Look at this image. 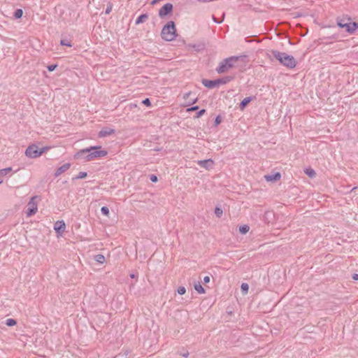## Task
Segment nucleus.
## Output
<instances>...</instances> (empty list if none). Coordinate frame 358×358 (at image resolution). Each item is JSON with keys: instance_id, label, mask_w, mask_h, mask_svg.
Returning <instances> with one entry per match:
<instances>
[{"instance_id": "obj_1", "label": "nucleus", "mask_w": 358, "mask_h": 358, "mask_svg": "<svg viewBox=\"0 0 358 358\" xmlns=\"http://www.w3.org/2000/svg\"><path fill=\"white\" fill-rule=\"evenodd\" d=\"M100 146H91L79 150L75 155L77 159H85L89 162L107 155L106 150H98Z\"/></svg>"}, {"instance_id": "obj_2", "label": "nucleus", "mask_w": 358, "mask_h": 358, "mask_svg": "<svg viewBox=\"0 0 358 358\" xmlns=\"http://www.w3.org/2000/svg\"><path fill=\"white\" fill-rule=\"evenodd\" d=\"M272 54L274 58L284 66L290 69L296 67L297 62L293 56L278 50L272 51Z\"/></svg>"}, {"instance_id": "obj_3", "label": "nucleus", "mask_w": 358, "mask_h": 358, "mask_svg": "<svg viewBox=\"0 0 358 358\" xmlns=\"http://www.w3.org/2000/svg\"><path fill=\"white\" fill-rule=\"evenodd\" d=\"M245 58V56L238 57V56H232L228 58L223 59L219 64V66L216 68V71L218 73H224L227 72L229 69L235 67L236 64L240 59H243Z\"/></svg>"}, {"instance_id": "obj_4", "label": "nucleus", "mask_w": 358, "mask_h": 358, "mask_svg": "<svg viewBox=\"0 0 358 358\" xmlns=\"http://www.w3.org/2000/svg\"><path fill=\"white\" fill-rule=\"evenodd\" d=\"M337 24L341 28H345L346 31L352 34L358 29L357 22H351V18L346 16L337 18Z\"/></svg>"}, {"instance_id": "obj_5", "label": "nucleus", "mask_w": 358, "mask_h": 358, "mask_svg": "<svg viewBox=\"0 0 358 358\" xmlns=\"http://www.w3.org/2000/svg\"><path fill=\"white\" fill-rule=\"evenodd\" d=\"M162 38L166 41H172L176 37V29L173 21H169L162 28L161 32Z\"/></svg>"}, {"instance_id": "obj_6", "label": "nucleus", "mask_w": 358, "mask_h": 358, "mask_svg": "<svg viewBox=\"0 0 358 358\" xmlns=\"http://www.w3.org/2000/svg\"><path fill=\"white\" fill-rule=\"evenodd\" d=\"M234 79L232 76H225L221 78H218L214 80L203 79L201 83L206 87L213 89L214 87H218L220 85H224Z\"/></svg>"}, {"instance_id": "obj_7", "label": "nucleus", "mask_w": 358, "mask_h": 358, "mask_svg": "<svg viewBox=\"0 0 358 358\" xmlns=\"http://www.w3.org/2000/svg\"><path fill=\"white\" fill-rule=\"evenodd\" d=\"M44 152L45 146L38 147L36 144H32L27 148L25 155L30 158H36L41 156Z\"/></svg>"}, {"instance_id": "obj_8", "label": "nucleus", "mask_w": 358, "mask_h": 358, "mask_svg": "<svg viewBox=\"0 0 358 358\" xmlns=\"http://www.w3.org/2000/svg\"><path fill=\"white\" fill-rule=\"evenodd\" d=\"M40 198L37 196H33L27 205L25 214L27 217H31L35 215L38 211V203L40 201Z\"/></svg>"}, {"instance_id": "obj_9", "label": "nucleus", "mask_w": 358, "mask_h": 358, "mask_svg": "<svg viewBox=\"0 0 358 358\" xmlns=\"http://www.w3.org/2000/svg\"><path fill=\"white\" fill-rule=\"evenodd\" d=\"M66 229V224L63 220H58L54 224V229L58 234V235H62Z\"/></svg>"}, {"instance_id": "obj_10", "label": "nucleus", "mask_w": 358, "mask_h": 358, "mask_svg": "<svg viewBox=\"0 0 358 358\" xmlns=\"http://www.w3.org/2000/svg\"><path fill=\"white\" fill-rule=\"evenodd\" d=\"M173 9V5L170 3H167L164 5L159 11V15L160 17H164L167 15Z\"/></svg>"}, {"instance_id": "obj_11", "label": "nucleus", "mask_w": 358, "mask_h": 358, "mask_svg": "<svg viewBox=\"0 0 358 358\" xmlns=\"http://www.w3.org/2000/svg\"><path fill=\"white\" fill-rule=\"evenodd\" d=\"M197 164L206 169H210L213 168L214 162L212 159H205V160H199L197 162Z\"/></svg>"}, {"instance_id": "obj_12", "label": "nucleus", "mask_w": 358, "mask_h": 358, "mask_svg": "<svg viewBox=\"0 0 358 358\" xmlns=\"http://www.w3.org/2000/svg\"><path fill=\"white\" fill-rule=\"evenodd\" d=\"M115 133V130L113 129L105 127L103 128L99 132V137L103 138L108 136H110L111 134H113Z\"/></svg>"}, {"instance_id": "obj_13", "label": "nucleus", "mask_w": 358, "mask_h": 358, "mask_svg": "<svg viewBox=\"0 0 358 358\" xmlns=\"http://www.w3.org/2000/svg\"><path fill=\"white\" fill-rule=\"evenodd\" d=\"M70 166H71L70 163H66V164H63L62 166H61L60 167H59L55 173V177H57L59 175H61L62 173H63L64 172L66 171L70 168Z\"/></svg>"}, {"instance_id": "obj_14", "label": "nucleus", "mask_w": 358, "mask_h": 358, "mask_svg": "<svg viewBox=\"0 0 358 358\" xmlns=\"http://www.w3.org/2000/svg\"><path fill=\"white\" fill-rule=\"evenodd\" d=\"M281 178V175L280 173H275L272 175L265 176V179L266 181H277L279 180Z\"/></svg>"}, {"instance_id": "obj_15", "label": "nucleus", "mask_w": 358, "mask_h": 358, "mask_svg": "<svg viewBox=\"0 0 358 358\" xmlns=\"http://www.w3.org/2000/svg\"><path fill=\"white\" fill-rule=\"evenodd\" d=\"M12 171L10 167H8L6 169H0V184H1L3 181V177Z\"/></svg>"}, {"instance_id": "obj_16", "label": "nucleus", "mask_w": 358, "mask_h": 358, "mask_svg": "<svg viewBox=\"0 0 358 358\" xmlns=\"http://www.w3.org/2000/svg\"><path fill=\"white\" fill-rule=\"evenodd\" d=\"M252 97L248 96L243 99L239 104L240 109L243 110L246 107V106L252 100Z\"/></svg>"}, {"instance_id": "obj_17", "label": "nucleus", "mask_w": 358, "mask_h": 358, "mask_svg": "<svg viewBox=\"0 0 358 358\" xmlns=\"http://www.w3.org/2000/svg\"><path fill=\"white\" fill-rule=\"evenodd\" d=\"M148 19V14H142L136 20V24H138L140 23H143L145 22Z\"/></svg>"}, {"instance_id": "obj_18", "label": "nucleus", "mask_w": 358, "mask_h": 358, "mask_svg": "<svg viewBox=\"0 0 358 358\" xmlns=\"http://www.w3.org/2000/svg\"><path fill=\"white\" fill-rule=\"evenodd\" d=\"M194 289L199 294H204L206 292L205 289L200 282H197L194 285Z\"/></svg>"}, {"instance_id": "obj_19", "label": "nucleus", "mask_w": 358, "mask_h": 358, "mask_svg": "<svg viewBox=\"0 0 358 358\" xmlns=\"http://www.w3.org/2000/svg\"><path fill=\"white\" fill-rule=\"evenodd\" d=\"M304 172L306 175H308L311 178H315L316 176L315 171L311 168L306 169Z\"/></svg>"}, {"instance_id": "obj_20", "label": "nucleus", "mask_w": 358, "mask_h": 358, "mask_svg": "<svg viewBox=\"0 0 358 358\" xmlns=\"http://www.w3.org/2000/svg\"><path fill=\"white\" fill-rule=\"evenodd\" d=\"M250 230V227L248 225L244 224L243 226H241L239 227V231L242 234H245L247 232H248Z\"/></svg>"}, {"instance_id": "obj_21", "label": "nucleus", "mask_w": 358, "mask_h": 358, "mask_svg": "<svg viewBox=\"0 0 358 358\" xmlns=\"http://www.w3.org/2000/svg\"><path fill=\"white\" fill-rule=\"evenodd\" d=\"M22 14H23V11L22 9L19 8V9H17L15 12H14V14H13V16L15 19H20L22 16Z\"/></svg>"}, {"instance_id": "obj_22", "label": "nucleus", "mask_w": 358, "mask_h": 358, "mask_svg": "<svg viewBox=\"0 0 358 358\" xmlns=\"http://www.w3.org/2000/svg\"><path fill=\"white\" fill-rule=\"evenodd\" d=\"M87 176V172H80L76 176L73 178V180L83 179L86 178Z\"/></svg>"}, {"instance_id": "obj_23", "label": "nucleus", "mask_w": 358, "mask_h": 358, "mask_svg": "<svg viewBox=\"0 0 358 358\" xmlns=\"http://www.w3.org/2000/svg\"><path fill=\"white\" fill-rule=\"evenodd\" d=\"M60 44L62 45L67 46V47H71L72 46L71 42L69 40H68V39H62L60 41Z\"/></svg>"}, {"instance_id": "obj_24", "label": "nucleus", "mask_w": 358, "mask_h": 358, "mask_svg": "<svg viewBox=\"0 0 358 358\" xmlns=\"http://www.w3.org/2000/svg\"><path fill=\"white\" fill-rule=\"evenodd\" d=\"M95 259L99 263H103L105 262V257L102 255H97L95 256Z\"/></svg>"}, {"instance_id": "obj_25", "label": "nucleus", "mask_w": 358, "mask_h": 358, "mask_svg": "<svg viewBox=\"0 0 358 358\" xmlns=\"http://www.w3.org/2000/svg\"><path fill=\"white\" fill-rule=\"evenodd\" d=\"M223 213V210L220 207H216L215 209V214L216 215V216H217L218 217H221Z\"/></svg>"}, {"instance_id": "obj_26", "label": "nucleus", "mask_w": 358, "mask_h": 358, "mask_svg": "<svg viewBox=\"0 0 358 358\" xmlns=\"http://www.w3.org/2000/svg\"><path fill=\"white\" fill-rule=\"evenodd\" d=\"M101 212L103 215H106V216H108L109 215V209L108 207L106 206H103L101 208Z\"/></svg>"}, {"instance_id": "obj_27", "label": "nucleus", "mask_w": 358, "mask_h": 358, "mask_svg": "<svg viewBox=\"0 0 358 358\" xmlns=\"http://www.w3.org/2000/svg\"><path fill=\"white\" fill-rule=\"evenodd\" d=\"M6 324L8 327L14 326L16 324V321L13 319H8L6 320Z\"/></svg>"}, {"instance_id": "obj_28", "label": "nucleus", "mask_w": 358, "mask_h": 358, "mask_svg": "<svg viewBox=\"0 0 358 358\" xmlns=\"http://www.w3.org/2000/svg\"><path fill=\"white\" fill-rule=\"evenodd\" d=\"M241 288L243 292L247 293L249 289V286L247 283H242Z\"/></svg>"}, {"instance_id": "obj_29", "label": "nucleus", "mask_w": 358, "mask_h": 358, "mask_svg": "<svg viewBox=\"0 0 358 358\" xmlns=\"http://www.w3.org/2000/svg\"><path fill=\"white\" fill-rule=\"evenodd\" d=\"M186 292V289L185 287L180 286L178 288V293L180 295L184 294Z\"/></svg>"}, {"instance_id": "obj_30", "label": "nucleus", "mask_w": 358, "mask_h": 358, "mask_svg": "<svg viewBox=\"0 0 358 358\" xmlns=\"http://www.w3.org/2000/svg\"><path fill=\"white\" fill-rule=\"evenodd\" d=\"M112 8H113L112 4L109 3L108 4V6H107V8H106V9L105 13H106V15L109 14V13L111 12V10H112Z\"/></svg>"}, {"instance_id": "obj_31", "label": "nucleus", "mask_w": 358, "mask_h": 358, "mask_svg": "<svg viewBox=\"0 0 358 358\" xmlns=\"http://www.w3.org/2000/svg\"><path fill=\"white\" fill-rule=\"evenodd\" d=\"M142 103L144 104L146 106H151V102H150V99L148 98H146L144 100H143L142 101Z\"/></svg>"}, {"instance_id": "obj_32", "label": "nucleus", "mask_w": 358, "mask_h": 358, "mask_svg": "<svg viewBox=\"0 0 358 358\" xmlns=\"http://www.w3.org/2000/svg\"><path fill=\"white\" fill-rule=\"evenodd\" d=\"M57 66V64H52V65L47 66L46 68L48 69V71H52L56 69Z\"/></svg>"}, {"instance_id": "obj_33", "label": "nucleus", "mask_w": 358, "mask_h": 358, "mask_svg": "<svg viewBox=\"0 0 358 358\" xmlns=\"http://www.w3.org/2000/svg\"><path fill=\"white\" fill-rule=\"evenodd\" d=\"M180 355L183 357L187 358L189 356V352H188V351L181 352H180Z\"/></svg>"}, {"instance_id": "obj_34", "label": "nucleus", "mask_w": 358, "mask_h": 358, "mask_svg": "<svg viewBox=\"0 0 358 358\" xmlns=\"http://www.w3.org/2000/svg\"><path fill=\"white\" fill-rule=\"evenodd\" d=\"M224 13H223V15H222V18H224ZM213 19L214 22L217 24L221 23L223 20V19H222L221 20H218L215 16H213Z\"/></svg>"}, {"instance_id": "obj_35", "label": "nucleus", "mask_w": 358, "mask_h": 358, "mask_svg": "<svg viewBox=\"0 0 358 358\" xmlns=\"http://www.w3.org/2000/svg\"><path fill=\"white\" fill-rule=\"evenodd\" d=\"M150 178L153 182H156L157 181V177L155 175H151Z\"/></svg>"}, {"instance_id": "obj_36", "label": "nucleus", "mask_w": 358, "mask_h": 358, "mask_svg": "<svg viewBox=\"0 0 358 358\" xmlns=\"http://www.w3.org/2000/svg\"><path fill=\"white\" fill-rule=\"evenodd\" d=\"M206 113V110L205 109H201L200 110L198 113H197V117H201V115H203L204 113Z\"/></svg>"}, {"instance_id": "obj_37", "label": "nucleus", "mask_w": 358, "mask_h": 358, "mask_svg": "<svg viewBox=\"0 0 358 358\" xmlns=\"http://www.w3.org/2000/svg\"><path fill=\"white\" fill-rule=\"evenodd\" d=\"M221 122V117L220 116L216 117L215 120V125L219 124Z\"/></svg>"}, {"instance_id": "obj_38", "label": "nucleus", "mask_w": 358, "mask_h": 358, "mask_svg": "<svg viewBox=\"0 0 358 358\" xmlns=\"http://www.w3.org/2000/svg\"><path fill=\"white\" fill-rule=\"evenodd\" d=\"M210 282V277L209 276H205L203 278V282L204 283H208Z\"/></svg>"}, {"instance_id": "obj_39", "label": "nucleus", "mask_w": 358, "mask_h": 358, "mask_svg": "<svg viewBox=\"0 0 358 358\" xmlns=\"http://www.w3.org/2000/svg\"><path fill=\"white\" fill-rule=\"evenodd\" d=\"M352 279H353L354 280H358V274H357V273H354V274L352 275Z\"/></svg>"}, {"instance_id": "obj_40", "label": "nucleus", "mask_w": 358, "mask_h": 358, "mask_svg": "<svg viewBox=\"0 0 358 358\" xmlns=\"http://www.w3.org/2000/svg\"><path fill=\"white\" fill-rule=\"evenodd\" d=\"M198 108H199V107H198V106H193V107H192V108H189V109H188V110H189V111L196 110H197Z\"/></svg>"}, {"instance_id": "obj_41", "label": "nucleus", "mask_w": 358, "mask_h": 358, "mask_svg": "<svg viewBox=\"0 0 358 358\" xmlns=\"http://www.w3.org/2000/svg\"><path fill=\"white\" fill-rule=\"evenodd\" d=\"M248 6H249L248 4H246L243 9L246 10V9H248Z\"/></svg>"}, {"instance_id": "obj_42", "label": "nucleus", "mask_w": 358, "mask_h": 358, "mask_svg": "<svg viewBox=\"0 0 358 358\" xmlns=\"http://www.w3.org/2000/svg\"><path fill=\"white\" fill-rule=\"evenodd\" d=\"M130 277H131V278H135V275H134V274H133V273H132V274H130Z\"/></svg>"}, {"instance_id": "obj_43", "label": "nucleus", "mask_w": 358, "mask_h": 358, "mask_svg": "<svg viewBox=\"0 0 358 358\" xmlns=\"http://www.w3.org/2000/svg\"><path fill=\"white\" fill-rule=\"evenodd\" d=\"M189 94H190V93H187V94H185L184 97H185V98H186V97H187Z\"/></svg>"}, {"instance_id": "obj_44", "label": "nucleus", "mask_w": 358, "mask_h": 358, "mask_svg": "<svg viewBox=\"0 0 358 358\" xmlns=\"http://www.w3.org/2000/svg\"><path fill=\"white\" fill-rule=\"evenodd\" d=\"M157 2V1H152V4H155V3H156Z\"/></svg>"}]
</instances>
